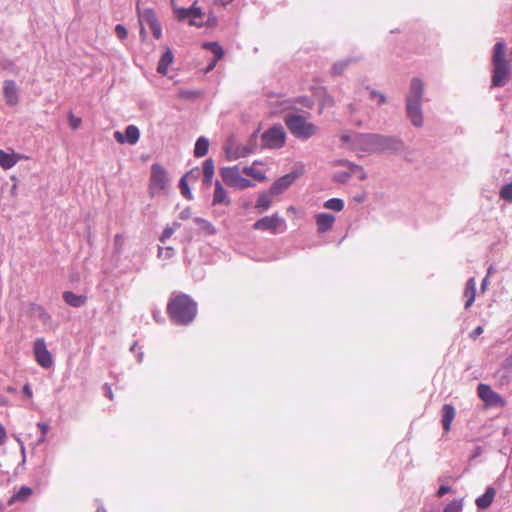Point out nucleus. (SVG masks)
<instances>
[{
    "label": "nucleus",
    "mask_w": 512,
    "mask_h": 512,
    "mask_svg": "<svg viewBox=\"0 0 512 512\" xmlns=\"http://www.w3.org/2000/svg\"><path fill=\"white\" fill-rule=\"evenodd\" d=\"M353 145L354 150L368 153H401L405 149L400 138L376 133L355 134Z\"/></svg>",
    "instance_id": "obj_1"
},
{
    "label": "nucleus",
    "mask_w": 512,
    "mask_h": 512,
    "mask_svg": "<svg viewBox=\"0 0 512 512\" xmlns=\"http://www.w3.org/2000/svg\"><path fill=\"white\" fill-rule=\"evenodd\" d=\"M424 94V82L418 77L412 78L410 81L408 93L405 98V111L410 123L417 128L422 127L424 124Z\"/></svg>",
    "instance_id": "obj_2"
},
{
    "label": "nucleus",
    "mask_w": 512,
    "mask_h": 512,
    "mask_svg": "<svg viewBox=\"0 0 512 512\" xmlns=\"http://www.w3.org/2000/svg\"><path fill=\"white\" fill-rule=\"evenodd\" d=\"M167 311L174 323L188 325L197 314V304L190 296L179 294L170 299Z\"/></svg>",
    "instance_id": "obj_3"
},
{
    "label": "nucleus",
    "mask_w": 512,
    "mask_h": 512,
    "mask_svg": "<svg viewBox=\"0 0 512 512\" xmlns=\"http://www.w3.org/2000/svg\"><path fill=\"white\" fill-rule=\"evenodd\" d=\"M284 121L289 131L300 140H307L318 131V127L308 122L302 115L287 114Z\"/></svg>",
    "instance_id": "obj_4"
},
{
    "label": "nucleus",
    "mask_w": 512,
    "mask_h": 512,
    "mask_svg": "<svg viewBox=\"0 0 512 512\" xmlns=\"http://www.w3.org/2000/svg\"><path fill=\"white\" fill-rule=\"evenodd\" d=\"M170 181L167 171L160 164L151 166L149 191L152 196L166 193L169 189Z\"/></svg>",
    "instance_id": "obj_5"
},
{
    "label": "nucleus",
    "mask_w": 512,
    "mask_h": 512,
    "mask_svg": "<svg viewBox=\"0 0 512 512\" xmlns=\"http://www.w3.org/2000/svg\"><path fill=\"white\" fill-rule=\"evenodd\" d=\"M220 175L224 183L236 189H246L254 186V184L247 178L241 175L238 166L223 167L220 169Z\"/></svg>",
    "instance_id": "obj_6"
},
{
    "label": "nucleus",
    "mask_w": 512,
    "mask_h": 512,
    "mask_svg": "<svg viewBox=\"0 0 512 512\" xmlns=\"http://www.w3.org/2000/svg\"><path fill=\"white\" fill-rule=\"evenodd\" d=\"M285 139L284 128L280 125L273 126L262 134L263 146L270 149L281 148L285 143Z\"/></svg>",
    "instance_id": "obj_7"
},
{
    "label": "nucleus",
    "mask_w": 512,
    "mask_h": 512,
    "mask_svg": "<svg viewBox=\"0 0 512 512\" xmlns=\"http://www.w3.org/2000/svg\"><path fill=\"white\" fill-rule=\"evenodd\" d=\"M34 356L36 362L43 368H50L53 365L52 355L46 347L43 338H37L34 342Z\"/></svg>",
    "instance_id": "obj_8"
},
{
    "label": "nucleus",
    "mask_w": 512,
    "mask_h": 512,
    "mask_svg": "<svg viewBox=\"0 0 512 512\" xmlns=\"http://www.w3.org/2000/svg\"><path fill=\"white\" fill-rule=\"evenodd\" d=\"M284 225L285 226V220L280 217L277 213L271 215V216H265L259 220H257L253 228L256 230H268L271 232H276L278 227Z\"/></svg>",
    "instance_id": "obj_9"
},
{
    "label": "nucleus",
    "mask_w": 512,
    "mask_h": 512,
    "mask_svg": "<svg viewBox=\"0 0 512 512\" xmlns=\"http://www.w3.org/2000/svg\"><path fill=\"white\" fill-rule=\"evenodd\" d=\"M510 75V65L509 63H500L493 65V76H492V86L493 87H502L504 86Z\"/></svg>",
    "instance_id": "obj_10"
},
{
    "label": "nucleus",
    "mask_w": 512,
    "mask_h": 512,
    "mask_svg": "<svg viewBox=\"0 0 512 512\" xmlns=\"http://www.w3.org/2000/svg\"><path fill=\"white\" fill-rule=\"evenodd\" d=\"M298 178L297 172H290L277 179L270 187L269 193L272 195H280L287 190L293 182Z\"/></svg>",
    "instance_id": "obj_11"
},
{
    "label": "nucleus",
    "mask_w": 512,
    "mask_h": 512,
    "mask_svg": "<svg viewBox=\"0 0 512 512\" xmlns=\"http://www.w3.org/2000/svg\"><path fill=\"white\" fill-rule=\"evenodd\" d=\"M114 138L120 144L127 142L130 145H134L140 138V131L135 125H129L126 127L124 134L120 131H115Z\"/></svg>",
    "instance_id": "obj_12"
},
{
    "label": "nucleus",
    "mask_w": 512,
    "mask_h": 512,
    "mask_svg": "<svg viewBox=\"0 0 512 512\" xmlns=\"http://www.w3.org/2000/svg\"><path fill=\"white\" fill-rule=\"evenodd\" d=\"M251 152L252 149L248 145H235L233 143H229L225 147L226 157L230 161L247 157Z\"/></svg>",
    "instance_id": "obj_13"
},
{
    "label": "nucleus",
    "mask_w": 512,
    "mask_h": 512,
    "mask_svg": "<svg viewBox=\"0 0 512 512\" xmlns=\"http://www.w3.org/2000/svg\"><path fill=\"white\" fill-rule=\"evenodd\" d=\"M3 94L7 105L15 106L19 102L18 87L13 80H5L3 83Z\"/></svg>",
    "instance_id": "obj_14"
},
{
    "label": "nucleus",
    "mask_w": 512,
    "mask_h": 512,
    "mask_svg": "<svg viewBox=\"0 0 512 512\" xmlns=\"http://www.w3.org/2000/svg\"><path fill=\"white\" fill-rule=\"evenodd\" d=\"M315 220L318 233H325L333 227L335 216L330 213H319L315 216Z\"/></svg>",
    "instance_id": "obj_15"
},
{
    "label": "nucleus",
    "mask_w": 512,
    "mask_h": 512,
    "mask_svg": "<svg viewBox=\"0 0 512 512\" xmlns=\"http://www.w3.org/2000/svg\"><path fill=\"white\" fill-rule=\"evenodd\" d=\"M477 392L479 397L488 404H496L502 400L501 397L486 384H479Z\"/></svg>",
    "instance_id": "obj_16"
},
{
    "label": "nucleus",
    "mask_w": 512,
    "mask_h": 512,
    "mask_svg": "<svg viewBox=\"0 0 512 512\" xmlns=\"http://www.w3.org/2000/svg\"><path fill=\"white\" fill-rule=\"evenodd\" d=\"M230 203H231V201L227 194V191L224 189L221 182L217 180L215 182V190L213 193L212 204L213 205H219V204L229 205Z\"/></svg>",
    "instance_id": "obj_17"
},
{
    "label": "nucleus",
    "mask_w": 512,
    "mask_h": 512,
    "mask_svg": "<svg viewBox=\"0 0 512 512\" xmlns=\"http://www.w3.org/2000/svg\"><path fill=\"white\" fill-rule=\"evenodd\" d=\"M456 411L451 404H444L442 407V426L445 432L451 429L452 421L455 417Z\"/></svg>",
    "instance_id": "obj_18"
},
{
    "label": "nucleus",
    "mask_w": 512,
    "mask_h": 512,
    "mask_svg": "<svg viewBox=\"0 0 512 512\" xmlns=\"http://www.w3.org/2000/svg\"><path fill=\"white\" fill-rule=\"evenodd\" d=\"M476 295V281L475 279L469 278L464 290V296L466 297L465 308L468 309L475 300Z\"/></svg>",
    "instance_id": "obj_19"
},
{
    "label": "nucleus",
    "mask_w": 512,
    "mask_h": 512,
    "mask_svg": "<svg viewBox=\"0 0 512 512\" xmlns=\"http://www.w3.org/2000/svg\"><path fill=\"white\" fill-rule=\"evenodd\" d=\"M495 489L488 487L485 493L476 499V505L479 509H485L491 505L495 497Z\"/></svg>",
    "instance_id": "obj_20"
},
{
    "label": "nucleus",
    "mask_w": 512,
    "mask_h": 512,
    "mask_svg": "<svg viewBox=\"0 0 512 512\" xmlns=\"http://www.w3.org/2000/svg\"><path fill=\"white\" fill-rule=\"evenodd\" d=\"M173 59L174 56L171 49L166 48L165 52L163 53L159 60L157 71L160 74L165 75L168 71V66L173 62Z\"/></svg>",
    "instance_id": "obj_21"
},
{
    "label": "nucleus",
    "mask_w": 512,
    "mask_h": 512,
    "mask_svg": "<svg viewBox=\"0 0 512 512\" xmlns=\"http://www.w3.org/2000/svg\"><path fill=\"white\" fill-rule=\"evenodd\" d=\"M64 301L72 307H81L86 302V297L83 295H77L73 292L66 291L63 293Z\"/></svg>",
    "instance_id": "obj_22"
},
{
    "label": "nucleus",
    "mask_w": 512,
    "mask_h": 512,
    "mask_svg": "<svg viewBox=\"0 0 512 512\" xmlns=\"http://www.w3.org/2000/svg\"><path fill=\"white\" fill-rule=\"evenodd\" d=\"M208 149H209V140L206 137L201 136L197 139V141L195 143L194 155L197 158L204 157L208 153Z\"/></svg>",
    "instance_id": "obj_23"
},
{
    "label": "nucleus",
    "mask_w": 512,
    "mask_h": 512,
    "mask_svg": "<svg viewBox=\"0 0 512 512\" xmlns=\"http://www.w3.org/2000/svg\"><path fill=\"white\" fill-rule=\"evenodd\" d=\"M500 63H508L505 59V44L497 42L493 49V65Z\"/></svg>",
    "instance_id": "obj_24"
},
{
    "label": "nucleus",
    "mask_w": 512,
    "mask_h": 512,
    "mask_svg": "<svg viewBox=\"0 0 512 512\" xmlns=\"http://www.w3.org/2000/svg\"><path fill=\"white\" fill-rule=\"evenodd\" d=\"M17 163V157L15 154L6 153L3 150H0V166L4 170H8L12 168Z\"/></svg>",
    "instance_id": "obj_25"
},
{
    "label": "nucleus",
    "mask_w": 512,
    "mask_h": 512,
    "mask_svg": "<svg viewBox=\"0 0 512 512\" xmlns=\"http://www.w3.org/2000/svg\"><path fill=\"white\" fill-rule=\"evenodd\" d=\"M272 200L268 193L263 192L259 194L257 198V202L255 205V209H257L258 213H263L268 210L271 206Z\"/></svg>",
    "instance_id": "obj_26"
},
{
    "label": "nucleus",
    "mask_w": 512,
    "mask_h": 512,
    "mask_svg": "<svg viewBox=\"0 0 512 512\" xmlns=\"http://www.w3.org/2000/svg\"><path fill=\"white\" fill-rule=\"evenodd\" d=\"M353 62H356V58L349 57L334 63L332 66V73L334 75H341L344 70Z\"/></svg>",
    "instance_id": "obj_27"
},
{
    "label": "nucleus",
    "mask_w": 512,
    "mask_h": 512,
    "mask_svg": "<svg viewBox=\"0 0 512 512\" xmlns=\"http://www.w3.org/2000/svg\"><path fill=\"white\" fill-rule=\"evenodd\" d=\"M214 175V162L212 159H206L203 163L204 183L210 184Z\"/></svg>",
    "instance_id": "obj_28"
},
{
    "label": "nucleus",
    "mask_w": 512,
    "mask_h": 512,
    "mask_svg": "<svg viewBox=\"0 0 512 512\" xmlns=\"http://www.w3.org/2000/svg\"><path fill=\"white\" fill-rule=\"evenodd\" d=\"M203 48L214 54L215 61L220 60L224 54L222 47L217 42H205Z\"/></svg>",
    "instance_id": "obj_29"
},
{
    "label": "nucleus",
    "mask_w": 512,
    "mask_h": 512,
    "mask_svg": "<svg viewBox=\"0 0 512 512\" xmlns=\"http://www.w3.org/2000/svg\"><path fill=\"white\" fill-rule=\"evenodd\" d=\"M139 18H140V21L145 22L149 26L158 22L155 12L150 8H147V9H144L143 11H141L139 13Z\"/></svg>",
    "instance_id": "obj_30"
},
{
    "label": "nucleus",
    "mask_w": 512,
    "mask_h": 512,
    "mask_svg": "<svg viewBox=\"0 0 512 512\" xmlns=\"http://www.w3.org/2000/svg\"><path fill=\"white\" fill-rule=\"evenodd\" d=\"M324 208L339 212L344 208V202L340 198H331L324 202Z\"/></svg>",
    "instance_id": "obj_31"
},
{
    "label": "nucleus",
    "mask_w": 512,
    "mask_h": 512,
    "mask_svg": "<svg viewBox=\"0 0 512 512\" xmlns=\"http://www.w3.org/2000/svg\"><path fill=\"white\" fill-rule=\"evenodd\" d=\"M243 173L255 180L263 181L266 179L265 174L261 170L255 169L253 166L244 167Z\"/></svg>",
    "instance_id": "obj_32"
},
{
    "label": "nucleus",
    "mask_w": 512,
    "mask_h": 512,
    "mask_svg": "<svg viewBox=\"0 0 512 512\" xmlns=\"http://www.w3.org/2000/svg\"><path fill=\"white\" fill-rule=\"evenodd\" d=\"M32 494V489L27 486H22L19 491L11 498L13 501H25Z\"/></svg>",
    "instance_id": "obj_33"
},
{
    "label": "nucleus",
    "mask_w": 512,
    "mask_h": 512,
    "mask_svg": "<svg viewBox=\"0 0 512 512\" xmlns=\"http://www.w3.org/2000/svg\"><path fill=\"white\" fill-rule=\"evenodd\" d=\"M345 164L349 167L351 174L357 175L360 180H365L367 178V174L363 170V168L357 164L346 161Z\"/></svg>",
    "instance_id": "obj_34"
},
{
    "label": "nucleus",
    "mask_w": 512,
    "mask_h": 512,
    "mask_svg": "<svg viewBox=\"0 0 512 512\" xmlns=\"http://www.w3.org/2000/svg\"><path fill=\"white\" fill-rule=\"evenodd\" d=\"M499 197L505 202L512 203V181L500 189Z\"/></svg>",
    "instance_id": "obj_35"
},
{
    "label": "nucleus",
    "mask_w": 512,
    "mask_h": 512,
    "mask_svg": "<svg viewBox=\"0 0 512 512\" xmlns=\"http://www.w3.org/2000/svg\"><path fill=\"white\" fill-rule=\"evenodd\" d=\"M180 227V223L174 222L171 226H166L160 236V241L165 243L167 239H169L173 233Z\"/></svg>",
    "instance_id": "obj_36"
},
{
    "label": "nucleus",
    "mask_w": 512,
    "mask_h": 512,
    "mask_svg": "<svg viewBox=\"0 0 512 512\" xmlns=\"http://www.w3.org/2000/svg\"><path fill=\"white\" fill-rule=\"evenodd\" d=\"M462 500H454L447 504L443 512H460L462 510Z\"/></svg>",
    "instance_id": "obj_37"
},
{
    "label": "nucleus",
    "mask_w": 512,
    "mask_h": 512,
    "mask_svg": "<svg viewBox=\"0 0 512 512\" xmlns=\"http://www.w3.org/2000/svg\"><path fill=\"white\" fill-rule=\"evenodd\" d=\"M180 189H181V193L182 195L187 198V199H192V194H191V191L189 189V186L186 182V176H183L181 179H180Z\"/></svg>",
    "instance_id": "obj_38"
},
{
    "label": "nucleus",
    "mask_w": 512,
    "mask_h": 512,
    "mask_svg": "<svg viewBox=\"0 0 512 512\" xmlns=\"http://www.w3.org/2000/svg\"><path fill=\"white\" fill-rule=\"evenodd\" d=\"M174 255V249L172 247H158V257L161 259H170Z\"/></svg>",
    "instance_id": "obj_39"
},
{
    "label": "nucleus",
    "mask_w": 512,
    "mask_h": 512,
    "mask_svg": "<svg viewBox=\"0 0 512 512\" xmlns=\"http://www.w3.org/2000/svg\"><path fill=\"white\" fill-rule=\"evenodd\" d=\"M173 9H174V13H175L176 17L180 21H184V20L188 19L191 16L190 12H189V8H176V7H173Z\"/></svg>",
    "instance_id": "obj_40"
},
{
    "label": "nucleus",
    "mask_w": 512,
    "mask_h": 512,
    "mask_svg": "<svg viewBox=\"0 0 512 512\" xmlns=\"http://www.w3.org/2000/svg\"><path fill=\"white\" fill-rule=\"evenodd\" d=\"M37 427L41 431V436L39 437V439L37 441V444L39 445V444H42L45 442V436H46L47 431L49 430V425L44 422H38Z\"/></svg>",
    "instance_id": "obj_41"
},
{
    "label": "nucleus",
    "mask_w": 512,
    "mask_h": 512,
    "mask_svg": "<svg viewBox=\"0 0 512 512\" xmlns=\"http://www.w3.org/2000/svg\"><path fill=\"white\" fill-rule=\"evenodd\" d=\"M370 98L376 99L378 102V105H382V104L386 103V101H387L386 96L377 90L370 91Z\"/></svg>",
    "instance_id": "obj_42"
},
{
    "label": "nucleus",
    "mask_w": 512,
    "mask_h": 512,
    "mask_svg": "<svg viewBox=\"0 0 512 512\" xmlns=\"http://www.w3.org/2000/svg\"><path fill=\"white\" fill-rule=\"evenodd\" d=\"M189 12L191 16L198 17L200 20L203 19L204 13L200 7L197 6V2H194L191 7H189Z\"/></svg>",
    "instance_id": "obj_43"
},
{
    "label": "nucleus",
    "mask_w": 512,
    "mask_h": 512,
    "mask_svg": "<svg viewBox=\"0 0 512 512\" xmlns=\"http://www.w3.org/2000/svg\"><path fill=\"white\" fill-rule=\"evenodd\" d=\"M68 122L72 129H78L81 125V118L74 116L71 112L68 114Z\"/></svg>",
    "instance_id": "obj_44"
},
{
    "label": "nucleus",
    "mask_w": 512,
    "mask_h": 512,
    "mask_svg": "<svg viewBox=\"0 0 512 512\" xmlns=\"http://www.w3.org/2000/svg\"><path fill=\"white\" fill-rule=\"evenodd\" d=\"M351 178V172H338L335 174L334 179L339 183H346Z\"/></svg>",
    "instance_id": "obj_45"
},
{
    "label": "nucleus",
    "mask_w": 512,
    "mask_h": 512,
    "mask_svg": "<svg viewBox=\"0 0 512 512\" xmlns=\"http://www.w3.org/2000/svg\"><path fill=\"white\" fill-rule=\"evenodd\" d=\"M115 33L117 37L121 40L125 39L127 37V29L122 24H117L115 27Z\"/></svg>",
    "instance_id": "obj_46"
},
{
    "label": "nucleus",
    "mask_w": 512,
    "mask_h": 512,
    "mask_svg": "<svg viewBox=\"0 0 512 512\" xmlns=\"http://www.w3.org/2000/svg\"><path fill=\"white\" fill-rule=\"evenodd\" d=\"M356 133H352V134H342L340 136V139L341 141L343 142V144H347L349 148H352L354 149V145H353V136L355 135Z\"/></svg>",
    "instance_id": "obj_47"
},
{
    "label": "nucleus",
    "mask_w": 512,
    "mask_h": 512,
    "mask_svg": "<svg viewBox=\"0 0 512 512\" xmlns=\"http://www.w3.org/2000/svg\"><path fill=\"white\" fill-rule=\"evenodd\" d=\"M151 31H152V34L153 36L156 38V39H159L162 35V29H161V25L159 22H156L152 25L149 26Z\"/></svg>",
    "instance_id": "obj_48"
},
{
    "label": "nucleus",
    "mask_w": 512,
    "mask_h": 512,
    "mask_svg": "<svg viewBox=\"0 0 512 512\" xmlns=\"http://www.w3.org/2000/svg\"><path fill=\"white\" fill-rule=\"evenodd\" d=\"M194 222L197 225H199V227L202 228V229L208 230V229L211 228V224L208 221H206L205 219L197 217V218L194 219Z\"/></svg>",
    "instance_id": "obj_49"
},
{
    "label": "nucleus",
    "mask_w": 512,
    "mask_h": 512,
    "mask_svg": "<svg viewBox=\"0 0 512 512\" xmlns=\"http://www.w3.org/2000/svg\"><path fill=\"white\" fill-rule=\"evenodd\" d=\"M189 24L191 26L202 27L203 22L198 17L190 16L189 17Z\"/></svg>",
    "instance_id": "obj_50"
},
{
    "label": "nucleus",
    "mask_w": 512,
    "mask_h": 512,
    "mask_svg": "<svg viewBox=\"0 0 512 512\" xmlns=\"http://www.w3.org/2000/svg\"><path fill=\"white\" fill-rule=\"evenodd\" d=\"M7 433L5 427L0 423V446L5 444Z\"/></svg>",
    "instance_id": "obj_51"
},
{
    "label": "nucleus",
    "mask_w": 512,
    "mask_h": 512,
    "mask_svg": "<svg viewBox=\"0 0 512 512\" xmlns=\"http://www.w3.org/2000/svg\"><path fill=\"white\" fill-rule=\"evenodd\" d=\"M483 333V328L481 326H477L471 333V338L476 339Z\"/></svg>",
    "instance_id": "obj_52"
},
{
    "label": "nucleus",
    "mask_w": 512,
    "mask_h": 512,
    "mask_svg": "<svg viewBox=\"0 0 512 512\" xmlns=\"http://www.w3.org/2000/svg\"><path fill=\"white\" fill-rule=\"evenodd\" d=\"M7 406H11L10 400L7 397H5L4 395L0 394V407H7Z\"/></svg>",
    "instance_id": "obj_53"
},
{
    "label": "nucleus",
    "mask_w": 512,
    "mask_h": 512,
    "mask_svg": "<svg viewBox=\"0 0 512 512\" xmlns=\"http://www.w3.org/2000/svg\"><path fill=\"white\" fill-rule=\"evenodd\" d=\"M23 393L28 397V398H32L33 396V392H32V389L30 387L29 384H25L23 386Z\"/></svg>",
    "instance_id": "obj_54"
},
{
    "label": "nucleus",
    "mask_w": 512,
    "mask_h": 512,
    "mask_svg": "<svg viewBox=\"0 0 512 512\" xmlns=\"http://www.w3.org/2000/svg\"><path fill=\"white\" fill-rule=\"evenodd\" d=\"M449 491H450V487H449V486H444V485H442V486H440V488L438 489L437 494H438V496H439V497H442V496H444L446 493H448Z\"/></svg>",
    "instance_id": "obj_55"
},
{
    "label": "nucleus",
    "mask_w": 512,
    "mask_h": 512,
    "mask_svg": "<svg viewBox=\"0 0 512 512\" xmlns=\"http://www.w3.org/2000/svg\"><path fill=\"white\" fill-rule=\"evenodd\" d=\"M190 216H191L190 209H184L183 211L180 212V215H179V217L183 220L188 219Z\"/></svg>",
    "instance_id": "obj_56"
},
{
    "label": "nucleus",
    "mask_w": 512,
    "mask_h": 512,
    "mask_svg": "<svg viewBox=\"0 0 512 512\" xmlns=\"http://www.w3.org/2000/svg\"><path fill=\"white\" fill-rule=\"evenodd\" d=\"M334 104L333 100L331 97L327 96L323 99V102H322V107H325V106H332Z\"/></svg>",
    "instance_id": "obj_57"
},
{
    "label": "nucleus",
    "mask_w": 512,
    "mask_h": 512,
    "mask_svg": "<svg viewBox=\"0 0 512 512\" xmlns=\"http://www.w3.org/2000/svg\"><path fill=\"white\" fill-rule=\"evenodd\" d=\"M105 395L110 399L112 400L113 399V393H112V389L110 386H108L107 384H105Z\"/></svg>",
    "instance_id": "obj_58"
},
{
    "label": "nucleus",
    "mask_w": 512,
    "mask_h": 512,
    "mask_svg": "<svg viewBox=\"0 0 512 512\" xmlns=\"http://www.w3.org/2000/svg\"><path fill=\"white\" fill-rule=\"evenodd\" d=\"M12 436H13V438L15 439V441L19 444V446L24 445V443H23V441H22V439L20 438V436H19V435H17V434H13Z\"/></svg>",
    "instance_id": "obj_59"
},
{
    "label": "nucleus",
    "mask_w": 512,
    "mask_h": 512,
    "mask_svg": "<svg viewBox=\"0 0 512 512\" xmlns=\"http://www.w3.org/2000/svg\"><path fill=\"white\" fill-rule=\"evenodd\" d=\"M506 367L512 369V355L506 359Z\"/></svg>",
    "instance_id": "obj_60"
},
{
    "label": "nucleus",
    "mask_w": 512,
    "mask_h": 512,
    "mask_svg": "<svg viewBox=\"0 0 512 512\" xmlns=\"http://www.w3.org/2000/svg\"><path fill=\"white\" fill-rule=\"evenodd\" d=\"M216 63H217V61H215V58H214L213 61L207 67L206 71L208 72V71L212 70L215 67Z\"/></svg>",
    "instance_id": "obj_61"
},
{
    "label": "nucleus",
    "mask_w": 512,
    "mask_h": 512,
    "mask_svg": "<svg viewBox=\"0 0 512 512\" xmlns=\"http://www.w3.org/2000/svg\"><path fill=\"white\" fill-rule=\"evenodd\" d=\"M20 447V451H21V454L23 456V460L25 459V455H26V449H25V446L22 445V446H19Z\"/></svg>",
    "instance_id": "obj_62"
},
{
    "label": "nucleus",
    "mask_w": 512,
    "mask_h": 512,
    "mask_svg": "<svg viewBox=\"0 0 512 512\" xmlns=\"http://www.w3.org/2000/svg\"><path fill=\"white\" fill-rule=\"evenodd\" d=\"M6 390H7V392H9V393H15V392H16V389H15L13 386H8V387L6 388Z\"/></svg>",
    "instance_id": "obj_63"
},
{
    "label": "nucleus",
    "mask_w": 512,
    "mask_h": 512,
    "mask_svg": "<svg viewBox=\"0 0 512 512\" xmlns=\"http://www.w3.org/2000/svg\"><path fill=\"white\" fill-rule=\"evenodd\" d=\"M96 512H106V509L103 506H99Z\"/></svg>",
    "instance_id": "obj_64"
}]
</instances>
